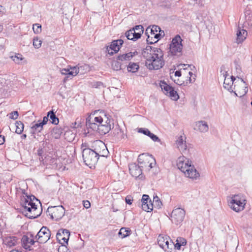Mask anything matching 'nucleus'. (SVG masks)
<instances>
[{"label": "nucleus", "mask_w": 252, "mask_h": 252, "mask_svg": "<svg viewBox=\"0 0 252 252\" xmlns=\"http://www.w3.org/2000/svg\"><path fill=\"white\" fill-rule=\"evenodd\" d=\"M4 11V8L3 6L0 5V14L3 13Z\"/></svg>", "instance_id": "5fc2aeb1"}, {"label": "nucleus", "mask_w": 252, "mask_h": 252, "mask_svg": "<svg viewBox=\"0 0 252 252\" xmlns=\"http://www.w3.org/2000/svg\"><path fill=\"white\" fill-rule=\"evenodd\" d=\"M176 147L183 154H187L189 151V146L187 143H176Z\"/></svg>", "instance_id": "c756f323"}, {"label": "nucleus", "mask_w": 252, "mask_h": 252, "mask_svg": "<svg viewBox=\"0 0 252 252\" xmlns=\"http://www.w3.org/2000/svg\"><path fill=\"white\" fill-rule=\"evenodd\" d=\"M138 132L148 136L154 141H160L157 135H155L154 133H151L148 128H140L138 129Z\"/></svg>", "instance_id": "bb28decb"}, {"label": "nucleus", "mask_w": 252, "mask_h": 252, "mask_svg": "<svg viewBox=\"0 0 252 252\" xmlns=\"http://www.w3.org/2000/svg\"><path fill=\"white\" fill-rule=\"evenodd\" d=\"M2 26L0 24V32L2 31Z\"/></svg>", "instance_id": "bf43d9fd"}, {"label": "nucleus", "mask_w": 252, "mask_h": 252, "mask_svg": "<svg viewBox=\"0 0 252 252\" xmlns=\"http://www.w3.org/2000/svg\"><path fill=\"white\" fill-rule=\"evenodd\" d=\"M21 241L23 247L26 249L30 250L31 247L34 243V241L32 238L28 237L26 235L23 236Z\"/></svg>", "instance_id": "a878e982"}, {"label": "nucleus", "mask_w": 252, "mask_h": 252, "mask_svg": "<svg viewBox=\"0 0 252 252\" xmlns=\"http://www.w3.org/2000/svg\"><path fill=\"white\" fill-rule=\"evenodd\" d=\"M96 114H91L86 119L87 128L97 131L101 135L107 133L111 129L110 120L104 112H100L98 116Z\"/></svg>", "instance_id": "f257e3e1"}, {"label": "nucleus", "mask_w": 252, "mask_h": 252, "mask_svg": "<svg viewBox=\"0 0 252 252\" xmlns=\"http://www.w3.org/2000/svg\"><path fill=\"white\" fill-rule=\"evenodd\" d=\"M127 68L129 72H136L139 69V65L137 63H129Z\"/></svg>", "instance_id": "473e14b6"}, {"label": "nucleus", "mask_w": 252, "mask_h": 252, "mask_svg": "<svg viewBox=\"0 0 252 252\" xmlns=\"http://www.w3.org/2000/svg\"><path fill=\"white\" fill-rule=\"evenodd\" d=\"M194 129L200 132H206L209 129V126L207 123L205 121H199L195 123Z\"/></svg>", "instance_id": "4be33fe9"}, {"label": "nucleus", "mask_w": 252, "mask_h": 252, "mask_svg": "<svg viewBox=\"0 0 252 252\" xmlns=\"http://www.w3.org/2000/svg\"><path fill=\"white\" fill-rule=\"evenodd\" d=\"M138 165L146 171H149L156 165V159L152 155L147 153L140 155L138 158Z\"/></svg>", "instance_id": "39448f33"}, {"label": "nucleus", "mask_w": 252, "mask_h": 252, "mask_svg": "<svg viewBox=\"0 0 252 252\" xmlns=\"http://www.w3.org/2000/svg\"><path fill=\"white\" fill-rule=\"evenodd\" d=\"M41 151H42V150H38V154L39 155H41L42 154Z\"/></svg>", "instance_id": "052dcab7"}, {"label": "nucleus", "mask_w": 252, "mask_h": 252, "mask_svg": "<svg viewBox=\"0 0 252 252\" xmlns=\"http://www.w3.org/2000/svg\"><path fill=\"white\" fill-rule=\"evenodd\" d=\"M158 243L159 246L165 251L169 252L172 250L173 243L167 236L159 235L158 238Z\"/></svg>", "instance_id": "2eb2a0df"}, {"label": "nucleus", "mask_w": 252, "mask_h": 252, "mask_svg": "<svg viewBox=\"0 0 252 252\" xmlns=\"http://www.w3.org/2000/svg\"><path fill=\"white\" fill-rule=\"evenodd\" d=\"M84 3L85 4H86V1H85L84 2Z\"/></svg>", "instance_id": "338daca9"}, {"label": "nucleus", "mask_w": 252, "mask_h": 252, "mask_svg": "<svg viewBox=\"0 0 252 252\" xmlns=\"http://www.w3.org/2000/svg\"><path fill=\"white\" fill-rule=\"evenodd\" d=\"M183 65H184V66H186L187 65L186 64H183Z\"/></svg>", "instance_id": "69168bd1"}, {"label": "nucleus", "mask_w": 252, "mask_h": 252, "mask_svg": "<svg viewBox=\"0 0 252 252\" xmlns=\"http://www.w3.org/2000/svg\"><path fill=\"white\" fill-rule=\"evenodd\" d=\"M176 165L186 177L192 180H197L199 178V173L191 164L190 160L185 157H179L176 161Z\"/></svg>", "instance_id": "20e7f679"}, {"label": "nucleus", "mask_w": 252, "mask_h": 252, "mask_svg": "<svg viewBox=\"0 0 252 252\" xmlns=\"http://www.w3.org/2000/svg\"><path fill=\"white\" fill-rule=\"evenodd\" d=\"M152 204L153 207H155L157 209L160 208L162 206V203L160 200L158 196L154 197Z\"/></svg>", "instance_id": "c9c22d12"}, {"label": "nucleus", "mask_w": 252, "mask_h": 252, "mask_svg": "<svg viewBox=\"0 0 252 252\" xmlns=\"http://www.w3.org/2000/svg\"><path fill=\"white\" fill-rule=\"evenodd\" d=\"M239 66H237V67H236V69H239Z\"/></svg>", "instance_id": "e2e57ef3"}, {"label": "nucleus", "mask_w": 252, "mask_h": 252, "mask_svg": "<svg viewBox=\"0 0 252 252\" xmlns=\"http://www.w3.org/2000/svg\"><path fill=\"white\" fill-rule=\"evenodd\" d=\"M42 43L41 40H39L37 37L34 38L33 39V45L36 48L38 49L41 47Z\"/></svg>", "instance_id": "58836bf2"}, {"label": "nucleus", "mask_w": 252, "mask_h": 252, "mask_svg": "<svg viewBox=\"0 0 252 252\" xmlns=\"http://www.w3.org/2000/svg\"><path fill=\"white\" fill-rule=\"evenodd\" d=\"M220 75L224 78L223 87L230 92L233 91V88L234 85V82L237 79L232 75L229 76L227 74V72L225 70L222 69V67H221Z\"/></svg>", "instance_id": "f8f14e48"}, {"label": "nucleus", "mask_w": 252, "mask_h": 252, "mask_svg": "<svg viewBox=\"0 0 252 252\" xmlns=\"http://www.w3.org/2000/svg\"><path fill=\"white\" fill-rule=\"evenodd\" d=\"M176 83L178 85H181L182 84V83L179 80V79L177 80V81L176 82Z\"/></svg>", "instance_id": "4d7b16f0"}, {"label": "nucleus", "mask_w": 252, "mask_h": 252, "mask_svg": "<svg viewBox=\"0 0 252 252\" xmlns=\"http://www.w3.org/2000/svg\"><path fill=\"white\" fill-rule=\"evenodd\" d=\"M189 75L190 77H189V82L190 83H192L194 81V80H195V78L194 77L193 79V80L192 81V79L191 78V77L193 75V73L191 71H189Z\"/></svg>", "instance_id": "8fccbe9b"}, {"label": "nucleus", "mask_w": 252, "mask_h": 252, "mask_svg": "<svg viewBox=\"0 0 252 252\" xmlns=\"http://www.w3.org/2000/svg\"><path fill=\"white\" fill-rule=\"evenodd\" d=\"M160 87L163 93L166 95H168L172 100H177L179 98V96L177 92L174 90L173 87L168 85L166 82L161 81Z\"/></svg>", "instance_id": "4468645a"}, {"label": "nucleus", "mask_w": 252, "mask_h": 252, "mask_svg": "<svg viewBox=\"0 0 252 252\" xmlns=\"http://www.w3.org/2000/svg\"><path fill=\"white\" fill-rule=\"evenodd\" d=\"M49 117H48V115L44 117L42 121H38V123L34 124L31 127L30 130L31 135L30 136L31 140L34 141V139H36L38 141L40 140L39 137L36 138V136H38V134H36V133L39 132L42 130L43 126L47 124L48 121Z\"/></svg>", "instance_id": "1a4fd4ad"}, {"label": "nucleus", "mask_w": 252, "mask_h": 252, "mask_svg": "<svg viewBox=\"0 0 252 252\" xmlns=\"http://www.w3.org/2000/svg\"><path fill=\"white\" fill-rule=\"evenodd\" d=\"M186 214L185 211L180 208L174 209L170 215V220L176 225L180 224L184 220Z\"/></svg>", "instance_id": "ddd939ff"}, {"label": "nucleus", "mask_w": 252, "mask_h": 252, "mask_svg": "<svg viewBox=\"0 0 252 252\" xmlns=\"http://www.w3.org/2000/svg\"><path fill=\"white\" fill-rule=\"evenodd\" d=\"M132 29H134L135 30V31H136V32L140 33L141 36L144 32L143 27L141 25L136 26Z\"/></svg>", "instance_id": "37998d69"}, {"label": "nucleus", "mask_w": 252, "mask_h": 252, "mask_svg": "<svg viewBox=\"0 0 252 252\" xmlns=\"http://www.w3.org/2000/svg\"><path fill=\"white\" fill-rule=\"evenodd\" d=\"M3 143H0V145H2V144H3Z\"/></svg>", "instance_id": "0e129e2a"}, {"label": "nucleus", "mask_w": 252, "mask_h": 252, "mask_svg": "<svg viewBox=\"0 0 252 252\" xmlns=\"http://www.w3.org/2000/svg\"><path fill=\"white\" fill-rule=\"evenodd\" d=\"M12 60L17 64H19L21 61L23 60L22 56L21 54H17L16 55H15L14 56L11 57Z\"/></svg>", "instance_id": "e433bc0d"}, {"label": "nucleus", "mask_w": 252, "mask_h": 252, "mask_svg": "<svg viewBox=\"0 0 252 252\" xmlns=\"http://www.w3.org/2000/svg\"><path fill=\"white\" fill-rule=\"evenodd\" d=\"M17 242V239L15 237H8L5 238L4 243L7 246L11 247L16 245Z\"/></svg>", "instance_id": "c85d7f7f"}, {"label": "nucleus", "mask_w": 252, "mask_h": 252, "mask_svg": "<svg viewBox=\"0 0 252 252\" xmlns=\"http://www.w3.org/2000/svg\"><path fill=\"white\" fill-rule=\"evenodd\" d=\"M128 40L136 41L141 37L140 33L137 32L134 29H130L125 33V36Z\"/></svg>", "instance_id": "393cba45"}, {"label": "nucleus", "mask_w": 252, "mask_h": 252, "mask_svg": "<svg viewBox=\"0 0 252 252\" xmlns=\"http://www.w3.org/2000/svg\"><path fill=\"white\" fill-rule=\"evenodd\" d=\"M83 160L86 165L92 168L95 167L98 159V156L93 149L85 148L82 151Z\"/></svg>", "instance_id": "0eeeda50"}, {"label": "nucleus", "mask_w": 252, "mask_h": 252, "mask_svg": "<svg viewBox=\"0 0 252 252\" xmlns=\"http://www.w3.org/2000/svg\"><path fill=\"white\" fill-rule=\"evenodd\" d=\"M182 39L179 35H177L173 38L170 45V52L173 56H180L182 55L183 45Z\"/></svg>", "instance_id": "6e6552de"}, {"label": "nucleus", "mask_w": 252, "mask_h": 252, "mask_svg": "<svg viewBox=\"0 0 252 252\" xmlns=\"http://www.w3.org/2000/svg\"><path fill=\"white\" fill-rule=\"evenodd\" d=\"M44 160L45 161H44V162L48 164L53 163L55 161V159L54 158H52L51 156L48 155L46 157H45Z\"/></svg>", "instance_id": "79ce46f5"}, {"label": "nucleus", "mask_w": 252, "mask_h": 252, "mask_svg": "<svg viewBox=\"0 0 252 252\" xmlns=\"http://www.w3.org/2000/svg\"><path fill=\"white\" fill-rule=\"evenodd\" d=\"M130 174L135 178L138 177L142 173V169L138 165L131 164L129 166Z\"/></svg>", "instance_id": "5701e85b"}, {"label": "nucleus", "mask_w": 252, "mask_h": 252, "mask_svg": "<svg viewBox=\"0 0 252 252\" xmlns=\"http://www.w3.org/2000/svg\"><path fill=\"white\" fill-rule=\"evenodd\" d=\"M180 240H182V243H179V240L178 239L176 240V244L174 245L175 247L178 249L180 250L181 246H184L186 244V241L185 239L180 237Z\"/></svg>", "instance_id": "4c0bfd02"}, {"label": "nucleus", "mask_w": 252, "mask_h": 252, "mask_svg": "<svg viewBox=\"0 0 252 252\" xmlns=\"http://www.w3.org/2000/svg\"><path fill=\"white\" fill-rule=\"evenodd\" d=\"M177 239H178L179 240V243H182V242H183L182 240H180V238H178Z\"/></svg>", "instance_id": "680f3d73"}, {"label": "nucleus", "mask_w": 252, "mask_h": 252, "mask_svg": "<svg viewBox=\"0 0 252 252\" xmlns=\"http://www.w3.org/2000/svg\"><path fill=\"white\" fill-rule=\"evenodd\" d=\"M95 144L94 147V151L97 154V155L101 157H107L109 152L107 149L105 143H95Z\"/></svg>", "instance_id": "a211bd4d"}, {"label": "nucleus", "mask_w": 252, "mask_h": 252, "mask_svg": "<svg viewBox=\"0 0 252 252\" xmlns=\"http://www.w3.org/2000/svg\"><path fill=\"white\" fill-rule=\"evenodd\" d=\"M133 200L131 199L130 198H128V197H126V203L128 204H131L132 203Z\"/></svg>", "instance_id": "3c124183"}, {"label": "nucleus", "mask_w": 252, "mask_h": 252, "mask_svg": "<svg viewBox=\"0 0 252 252\" xmlns=\"http://www.w3.org/2000/svg\"><path fill=\"white\" fill-rule=\"evenodd\" d=\"M150 40H151L150 37L148 35V38L147 39V42H149L150 44H152L154 42V40L153 41H150Z\"/></svg>", "instance_id": "864d4df0"}, {"label": "nucleus", "mask_w": 252, "mask_h": 252, "mask_svg": "<svg viewBox=\"0 0 252 252\" xmlns=\"http://www.w3.org/2000/svg\"><path fill=\"white\" fill-rule=\"evenodd\" d=\"M70 236V232L66 229H61L57 234V239L62 245L67 244Z\"/></svg>", "instance_id": "aec40b11"}, {"label": "nucleus", "mask_w": 252, "mask_h": 252, "mask_svg": "<svg viewBox=\"0 0 252 252\" xmlns=\"http://www.w3.org/2000/svg\"><path fill=\"white\" fill-rule=\"evenodd\" d=\"M233 90L232 92L234 93L236 96L240 97L244 96L248 91L246 83L240 78H238L234 82Z\"/></svg>", "instance_id": "9d476101"}, {"label": "nucleus", "mask_w": 252, "mask_h": 252, "mask_svg": "<svg viewBox=\"0 0 252 252\" xmlns=\"http://www.w3.org/2000/svg\"><path fill=\"white\" fill-rule=\"evenodd\" d=\"M32 29L34 33H38L41 31V26L39 24H33Z\"/></svg>", "instance_id": "a19ab883"}, {"label": "nucleus", "mask_w": 252, "mask_h": 252, "mask_svg": "<svg viewBox=\"0 0 252 252\" xmlns=\"http://www.w3.org/2000/svg\"><path fill=\"white\" fill-rule=\"evenodd\" d=\"M50 231L46 227H42L35 236L36 241L40 243H45L50 239Z\"/></svg>", "instance_id": "dca6fc26"}, {"label": "nucleus", "mask_w": 252, "mask_h": 252, "mask_svg": "<svg viewBox=\"0 0 252 252\" xmlns=\"http://www.w3.org/2000/svg\"><path fill=\"white\" fill-rule=\"evenodd\" d=\"M83 66L77 67V66L70 67V68H63L61 70L62 74L67 75L64 79V81H65L70 76L72 77L76 76L79 73L80 70L82 69Z\"/></svg>", "instance_id": "6ab92c4d"}, {"label": "nucleus", "mask_w": 252, "mask_h": 252, "mask_svg": "<svg viewBox=\"0 0 252 252\" xmlns=\"http://www.w3.org/2000/svg\"><path fill=\"white\" fill-rule=\"evenodd\" d=\"M64 213L65 209L62 205L49 207L47 210V215L56 220L62 218Z\"/></svg>", "instance_id": "9b49d317"}, {"label": "nucleus", "mask_w": 252, "mask_h": 252, "mask_svg": "<svg viewBox=\"0 0 252 252\" xmlns=\"http://www.w3.org/2000/svg\"><path fill=\"white\" fill-rule=\"evenodd\" d=\"M134 53L132 52H129L127 53L120 55L118 56L117 59L122 63L123 62H127L130 60L134 56Z\"/></svg>", "instance_id": "cd10ccee"}, {"label": "nucleus", "mask_w": 252, "mask_h": 252, "mask_svg": "<svg viewBox=\"0 0 252 252\" xmlns=\"http://www.w3.org/2000/svg\"><path fill=\"white\" fill-rule=\"evenodd\" d=\"M124 43L123 39H118L113 41L109 46L106 47V51L108 54L113 55L114 53H116L120 50V46Z\"/></svg>", "instance_id": "f3484780"}, {"label": "nucleus", "mask_w": 252, "mask_h": 252, "mask_svg": "<svg viewBox=\"0 0 252 252\" xmlns=\"http://www.w3.org/2000/svg\"><path fill=\"white\" fill-rule=\"evenodd\" d=\"M175 75L176 76L180 77L181 76V72L180 70H177L175 72Z\"/></svg>", "instance_id": "603ef678"}, {"label": "nucleus", "mask_w": 252, "mask_h": 252, "mask_svg": "<svg viewBox=\"0 0 252 252\" xmlns=\"http://www.w3.org/2000/svg\"><path fill=\"white\" fill-rule=\"evenodd\" d=\"M185 140H186V137L184 135V134H183L182 135H181L179 136V139L177 140L176 142H186Z\"/></svg>", "instance_id": "de8ad7c7"}, {"label": "nucleus", "mask_w": 252, "mask_h": 252, "mask_svg": "<svg viewBox=\"0 0 252 252\" xmlns=\"http://www.w3.org/2000/svg\"><path fill=\"white\" fill-rule=\"evenodd\" d=\"M143 56L146 59V65L150 70H157L164 65L163 54L160 49L148 46L143 50Z\"/></svg>", "instance_id": "f03ea898"}, {"label": "nucleus", "mask_w": 252, "mask_h": 252, "mask_svg": "<svg viewBox=\"0 0 252 252\" xmlns=\"http://www.w3.org/2000/svg\"><path fill=\"white\" fill-rule=\"evenodd\" d=\"M251 104H252V102H251Z\"/></svg>", "instance_id": "774afa93"}, {"label": "nucleus", "mask_w": 252, "mask_h": 252, "mask_svg": "<svg viewBox=\"0 0 252 252\" xmlns=\"http://www.w3.org/2000/svg\"><path fill=\"white\" fill-rule=\"evenodd\" d=\"M247 34L248 33L246 30L238 28L236 33V42L237 44L242 43L246 39Z\"/></svg>", "instance_id": "b1692460"}, {"label": "nucleus", "mask_w": 252, "mask_h": 252, "mask_svg": "<svg viewBox=\"0 0 252 252\" xmlns=\"http://www.w3.org/2000/svg\"><path fill=\"white\" fill-rule=\"evenodd\" d=\"M48 117H49L52 124L54 125L58 124L59 122V119L56 117L54 112L52 110L48 113Z\"/></svg>", "instance_id": "2f4dec72"}, {"label": "nucleus", "mask_w": 252, "mask_h": 252, "mask_svg": "<svg viewBox=\"0 0 252 252\" xmlns=\"http://www.w3.org/2000/svg\"><path fill=\"white\" fill-rule=\"evenodd\" d=\"M141 207L143 210L149 212L153 210V206L148 195L144 194L142 198Z\"/></svg>", "instance_id": "412c9836"}, {"label": "nucleus", "mask_w": 252, "mask_h": 252, "mask_svg": "<svg viewBox=\"0 0 252 252\" xmlns=\"http://www.w3.org/2000/svg\"><path fill=\"white\" fill-rule=\"evenodd\" d=\"M59 132L60 130L59 129H54L52 132L53 136L55 138H58L60 135Z\"/></svg>", "instance_id": "a18cd8bd"}, {"label": "nucleus", "mask_w": 252, "mask_h": 252, "mask_svg": "<svg viewBox=\"0 0 252 252\" xmlns=\"http://www.w3.org/2000/svg\"><path fill=\"white\" fill-rule=\"evenodd\" d=\"M9 118L13 120H16L18 117V112L17 111L12 112L9 114Z\"/></svg>", "instance_id": "c03bdc74"}, {"label": "nucleus", "mask_w": 252, "mask_h": 252, "mask_svg": "<svg viewBox=\"0 0 252 252\" xmlns=\"http://www.w3.org/2000/svg\"><path fill=\"white\" fill-rule=\"evenodd\" d=\"M83 206L86 209H88L91 207V203L88 200L83 201Z\"/></svg>", "instance_id": "49530a36"}, {"label": "nucleus", "mask_w": 252, "mask_h": 252, "mask_svg": "<svg viewBox=\"0 0 252 252\" xmlns=\"http://www.w3.org/2000/svg\"><path fill=\"white\" fill-rule=\"evenodd\" d=\"M130 231L125 227L120 229L119 235L121 236L122 238H125L130 235Z\"/></svg>", "instance_id": "72a5a7b5"}, {"label": "nucleus", "mask_w": 252, "mask_h": 252, "mask_svg": "<svg viewBox=\"0 0 252 252\" xmlns=\"http://www.w3.org/2000/svg\"><path fill=\"white\" fill-rule=\"evenodd\" d=\"M0 142H5V137L4 136L0 135Z\"/></svg>", "instance_id": "6e6d98bb"}, {"label": "nucleus", "mask_w": 252, "mask_h": 252, "mask_svg": "<svg viewBox=\"0 0 252 252\" xmlns=\"http://www.w3.org/2000/svg\"><path fill=\"white\" fill-rule=\"evenodd\" d=\"M149 30L151 31V35H152L153 33H155V32H157L158 31H159L160 28L158 26L154 25L150 29H149V28H147L146 30V32L147 33Z\"/></svg>", "instance_id": "ea45409f"}, {"label": "nucleus", "mask_w": 252, "mask_h": 252, "mask_svg": "<svg viewBox=\"0 0 252 252\" xmlns=\"http://www.w3.org/2000/svg\"><path fill=\"white\" fill-rule=\"evenodd\" d=\"M22 213L29 219H34L41 214V205L34 196L26 195L21 198Z\"/></svg>", "instance_id": "7ed1b4c3"}, {"label": "nucleus", "mask_w": 252, "mask_h": 252, "mask_svg": "<svg viewBox=\"0 0 252 252\" xmlns=\"http://www.w3.org/2000/svg\"><path fill=\"white\" fill-rule=\"evenodd\" d=\"M126 66V65L124 64L118 60L117 61H114L112 63V67L115 70L122 69L124 67H125Z\"/></svg>", "instance_id": "7c9ffc66"}, {"label": "nucleus", "mask_w": 252, "mask_h": 252, "mask_svg": "<svg viewBox=\"0 0 252 252\" xmlns=\"http://www.w3.org/2000/svg\"><path fill=\"white\" fill-rule=\"evenodd\" d=\"M21 137L22 139L25 138L26 137V134H23V135L21 136Z\"/></svg>", "instance_id": "13d9d810"}, {"label": "nucleus", "mask_w": 252, "mask_h": 252, "mask_svg": "<svg viewBox=\"0 0 252 252\" xmlns=\"http://www.w3.org/2000/svg\"><path fill=\"white\" fill-rule=\"evenodd\" d=\"M227 202L230 208L236 212H239L245 208V200L239 194L232 195L227 197Z\"/></svg>", "instance_id": "423d86ee"}, {"label": "nucleus", "mask_w": 252, "mask_h": 252, "mask_svg": "<svg viewBox=\"0 0 252 252\" xmlns=\"http://www.w3.org/2000/svg\"><path fill=\"white\" fill-rule=\"evenodd\" d=\"M15 132L17 134L21 133L24 129V124L21 121H17L15 123Z\"/></svg>", "instance_id": "f704fd0d"}, {"label": "nucleus", "mask_w": 252, "mask_h": 252, "mask_svg": "<svg viewBox=\"0 0 252 252\" xmlns=\"http://www.w3.org/2000/svg\"><path fill=\"white\" fill-rule=\"evenodd\" d=\"M151 35H152L151 38H153L152 36H154L155 39L156 40H154V42L155 43L157 42L158 40V38H159V34L158 33H153V34Z\"/></svg>", "instance_id": "09e8293b"}]
</instances>
